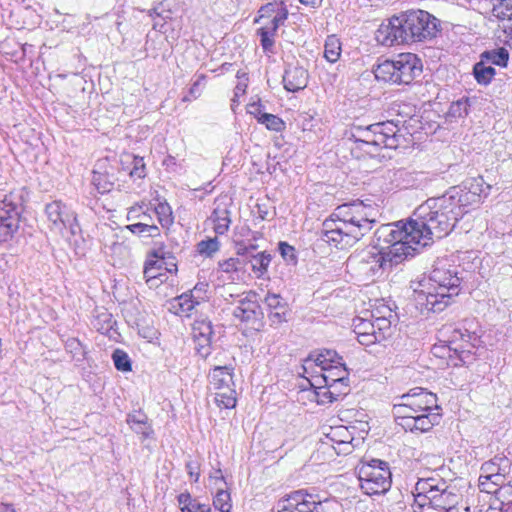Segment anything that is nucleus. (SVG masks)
I'll return each mask as SVG.
<instances>
[{"label": "nucleus", "mask_w": 512, "mask_h": 512, "mask_svg": "<svg viewBox=\"0 0 512 512\" xmlns=\"http://www.w3.org/2000/svg\"><path fill=\"white\" fill-rule=\"evenodd\" d=\"M45 214L51 229L57 232L69 229L72 235H76L80 231L75 212L60 200L46 204Z\"/></svg>", "instance_id": "obj_17"}, {"label": "nucleus", "mask_w": 512, "mask_h": 512, "mask_svg": "<svg viewBox=\"0 0 512 512\" xmlns=\"http://www.w3.org/2000/svg\"><path fill=\"white\" fill-rule=\"evenodd\" d=\"M178 503L181 506V512H187V508L192 509V506H196L200 502L197 499L192 498L189 493H181L178 496Z\"/></svg>", "instance_id": "obj_51"}, {"label": "nucleus", "mask_w": 512, "mask_h": 512, "mask_svg": "<svg viewBox=\"0 0 512 512\" xmlns=\"http://www.w3.org/2000/svg\"><path fill=\"white\" fill-rule=\"evenodd\" d=\"M149 256L152 257L153 260L162 261L165 258V245L161 242H155V247L149 253Z\"/></svg>", "instance_id": "obj_58"}, {"label": "nucleus", "mask_w": 512, "mask_h": 512, "mask_svg": "<svg viewBox=\"0 0 512 512\" xmlns=\"http://www.w3.org/2000/svg\"><path fill=\"white\" fill-rule=\"evenodd\" d=\"M322 374L316 380L317 383L322 381L324 384L335 381H349V371L344 362L340 364H334L328 369L322 370Z\"/></svg>", "instance_id": "obj_26"}, {"label": "nucleus", "mask_w": 512, "mask_h": 512, "mask_svg": "<svg viewBox=\"0 0 512 512\" xmlns=\"http://www.w3.org/2000/svg\"><path fill=\"white\" fill-rule=\"evenodd\" d=\"M411 226V218L406 222L398 221L381 225L374 234V247L385 251V255L397 264L413 257L419 253L421 247L416 244L417 239L412 234Z\"/></svg>", "instance_id": "obj_5"}, {"label": "nucleus", "mask_w": 512, "mask_h": 512, "mask_svg": "<svg viewBox=\"0 0 512 512\" xmlns=\"http://www.w3.org/2000/svg\"><path fill=\"white\" fill-rule=\"evenodd\" d=\"M187 512H211V507L209 504L199 503L196 506H192V509L187 508Z\"/></svg>", "instance_id": "obj_64"}, {"label": "nucleus", "mask_w": 512, "mask_h": 512, "mask_svg": "<svg viewBox=\"0 0 512 512\" xmlns=\"http://www.w3.org/2000/svg\"><path fill=\"white\" fill-rule=\"evenodd\" d=\"M214 337H194L196 351L204 359L210 355V346Z\"/></svg>", "instance_id": "obj_47"}, {"label": "nucleus", "mask_w": 512, "mask_h": 512, "mask_svg": "<svg viewBox=\"0 0 512 512\" xmlns=\"http://www.w3.org/2000/svg\"><path fill=\"white\" fill-rule=\"evenodd\" d=\"M433 479H420L416 483L415 490L417 491L418 496L425 495L430 500L436 501L438 494H436L439 490L432 483Z\"/></svg>", "instance_id": "obj_38"}, {"label": "nucleus", "mask_w": 512, "mask_h": 512, "mask_svg": "<svg viewBox=\"0 0 512 512\" xmlns=\"http://www.w3.org/2000/svg\"><path fill=\"white\" fill-rule=\"evenodd\" d=\"M125 229H127L132 234L137 235L139 237H147L146 222L133 223V224L127 225L125 227Z\"/></svg>", "instance_id": "obj_56"}, {"label": "nucleus", "mask_w": 512, "mask_h": 512, "mask_svg": "<svg viewBox=\"0 0 512 512\" xmlns=\"http://www.w3.org/2000/svg\"><path fill=\"white\" fill-rule=\"evenodd\" d=\"M348 265L366 279H374L375 277L381 276L385 270L398 264L387 257L385 251H380L376 247H373L372 249L364 250L350 256Z\"/></svg>", "instance_id": "obj_15"}, {"label": "nucleus", "mask_w": 512, "mask_h": 512, "mask_svg": "<svg viewBox=\"0 0 512 512\" xmlns=\"http://www.w3.org/2000/svg\"><path fill=\"white\" fill-rule=\"evenodd\" d=\"M205 80L204 75H200L198 79L192 84L189 89V95L183 98V101H191L192 99H197L201 94L200 85L201 82Z\"/></svg>", "instance_id": "obj_53"}, {"label": "nucleus", "mask_w": 512, "mask_h": 512, "mask_svg": "<svg viewBox=\"0 0 512 512\" xmlns=\"http://www.w3.org/2000/svg\"><path fill=\"white\" fill-rule=\"evenodd\" d=\"M360 488L367 495L385 494L392 484L389 464L380 459L362 460L356 466Z\"/></svg>", "instance_id": "obj_9"}, {"label": "nucleus", "mask_w": 512, "mask_h": 512, "mask_svg": "<svg viewBox=\"0 0 512 512\" xmlns=\"http://www.w3.org/2000/svg\"><path fill=\"white\" fill-rule=\"evenodd\" d=\"M423 71L421 59L414 53H401L387 59L374 69L377 80L398 85H409Z\"/></svg>", "instance_id": "obj_7"}, {"label": "nucleus", "mask_w": 512, "mask_h": 512, "mask_svg": "<svg viewBox=\"0 0 512 512\" xmlns=\"http://www.w3.org/2000/svg\"><path fill=\"white\" fill-rule=\"evenodd\" d=\"M402 16L408 44L432 40L440 32V21L427 11L410 10Z\"/></svg>", "instance_id": "obj_12"}, {"label": "nucleus", "mask_w": 512, "mask_h": 512, "mask_svg": "<svg viewBox=\"0 0 512 512\" xmlns=\"http://www.w3.org/2000/svg\"><path fill=\"white\" fill-rule=\"evenodd\" d=\"M163 262L159 260L148 259L144 265V277L147 283L152 282L159 276V270L162 268Z\"/></svg>", "instance_id": "obj_45"}, {"label": "nucleus", "mask_w": 512, "mask_h": 512, "mask_svg": "<svg viewBox=\"0 0 512 512\" xmlns=\"http://www.w3.org/2000/svg\"><path fill=\"white\" fill-rule=\"evenodd\" d=\"M349 381H335L329 382L325 384L329 388H331L332 392H329L330 395H334L336 400L341 399L343 396L347 395L349 392Z\"/></svg>", "instance_id": "obj_46"}, {"label": "nucleus", "mask_w": 512, "mask_h": 512, "mask_svg": "<svg viewBox=\"0 0 512 512\" xmlns=\"http://www.w3.org/2000/svg\"><path fill=\"white\" fill-rule=\"evenodd\" d=\"M146 231H147V237L150 238H157L161 235L160 228L154 224H149L146 222Z\"/></svg>", "instance_id": "obj_62"}, {"label": "nucleus", "mask_w": 512, "mask_h": 512, "mask_svg": "<svg viewBox=\"0 0 512 512\" xmlns=\"http://www.w3.org/2000/svg\"><path fill=\"white\" fill-rule=\"evenodd\" d=\"M207 287H208V284L207 283H198L194 286V288L188 292L189 294H194V295H200L203 297V299L205 298V294H206V291H207Z\"/></svg>", "instance_id": "obj_61"}, {"label": "nucleus", "mask_w": 512, "mask_h": 512, "mask_svg": "<svg viewBox=\"0 0 512 512\" xmlns=\"http://www.w3.org/2000/svg\"><path fill=\"white\" fill-rule=\"evenodd\" d=\"M213 505L215 509L220 512H230L232 504L229 492L226 490H219L214 497Z\"/></svg>", "instance_id": "obj_44"}, {"label": "nucleus", "mask_w": 512, "mask_h": 512, "mask_svg": "<svg viewBox=\"0 0 512 512\" xmlns=\"http://www.w3.org/2000/svg\"><path fill=\"white\" fill-rule=\"evenodd\" d=\"M353 332L358 342L363 346L382 343L393 334L391 320L386 316H374L371 318L356 317L353 319Z\"/></svg>", "instance_id": "obj_13"}, {"label": "nucleus", "mask_w": 512, "mask_h": 512, "mask_svg": "<svg viewBox=\"0 0 512 512\" xmlns=\"http://www.w3.org/2000/svg\"><path fill=\"white\" fill-rule=\"evenodd\" d=\"M341 55V42L335 35L327 37L324 45V57L330 63H335Z\"/></svg>", "instance_id": "obj_33"}, {"label": "nucleus", "mask_w": 512, "mask_h": 512, "mask_svg": "<svg viewBox=\"0 0 512 512\" xmlns=\"http://www.w3.org/2000/svg\"><path fill=\"white\" fill-rule=\"evenodd\" d=\"M255 248L256 247L254 245L245 248H238L237 254L244 257L246 264H250L251 269L257 274V277H262L267 272L272 257L265 251L250 256L249 250H254Z\"/></svg>", "instance_id": "obj_20"}, {"label": "nucleus", "mask_w": 512, "mask_h": 512, "mask_svg": "<svg viewBox=\"0 0 512 512\" xmlns=\"http://www.w3.org/2000/svg\"><path fill=\"white\" fill-rule=\"evenodd\" d=\"M220 250V242L217 237L201 240L196 245V251L204 257L211 258Z\"/></svg>", "instance_id": "obj_36"}, {"label": "nucleus", "mask_w": 512, "mask_h": 512, "mask_svg": "<svg viewBox=\"0 0 512 512\" xmlns=\"http://www.w3.org/2000/svg\"><path fill=\"white\" fill-rule=\"evenodd\" d=\"M259 123L265 125L268 130L275 132H281L286 127L285 122L280 117L270 113L261 115L259 118Z\"/></svg>", "instance_id": "obj_41"}, {"label": "nucleus", "mask_w": 512, "mask_h": 512, "mask_svg": "<svg viewBox=\"0 0 512 512\" xmlns=\"http://www.w3.org/2000/svg\"><path fill=\"white\" fill-rule=\"evenodd\" d=\"M212 322L208 319L195 320L193 324V337H214Z\"/></svg>", "instance_id": "obj_40"}, {"label": "nucleus", "mask_w": 512, "mask_h": 512, "mask_svg": "<svg viewBox=\"0 0 512 512\" xmlns=\"http://www.w3.org/2000/svg\"><path fill=\"white\" fill-rule=\"evenodd\" d=\"M232 315L236 320L254 330L258 331L263 327L264 313L256 299V293L253 291L247 292L237 301Z\"/></svg>", "instance_id": "obj_16"}, {"label": "nucleus", "mask_w": 512, "mask_h": 512, "mask_svg": "<svg viewBox=\"0 0 512 512\" xmlns=\"http://www.w3.org/2000/svg\"><path fill=\"white\" fill-rule=\"evenodd\" d=\"M92 181L95 187L97 188L98 192L104 194L106 192H109L113 188L115 178L107 174L94 172Z\"/></svg>", "instance_id": "obj_39"}, {"label": "nucleus", "mask_w": 512, "mask_h": 512, "mask_svg": "<svg viewBox=\"0 0 512 512\" xmlns=\"http://www.w3.org/2000/svg\"><path fill=\"white\" fill-rule=\"evenodd\" d=\"M258 13L259 16L254 22L261 24L256 31L260 36V45L264 52L272 53L277 30L288 18L287 7L282 2H271L262 6Z\"/></svg>", "instance_id": "obj_10"}, {"label": "nucleus", "mask_w": 512, "mask_h": 512, "mask_svg": "<svg viewBox=\"0 0 512 512\" xmlns=\"http://www.w3.org/2000/svg\"><path fill=\"white\" fill-rule=\"evenodd\" d=\"M437 396L423 388L411 389L393 404L392 413L398 425L405 431L424 433L441 419Z\"/></svg>", "instance_id": "obj_3"}, {"label": "nucleus", "mask_w": 512, "mask_h": 512, "mask_svg": "<svg viewBox=\"0 0 512 512\" xmlns=\"http://www.w3.org/2000/svg\"><path fill=\"white\" fill-rule=\"evenodd\" d=\"M233 371L231 365L214 364L208 374L210 387L215 390V403L220 408L232 409L236 405Z\"/></svg>", "instance_id": "obj_14"}, {"label": "nucleus", "mask_w": 512, "mask_h": 512, "mask_svg": "<svg viewBox=\"0 0 512 512\" xmlns=\"http://www.w3.org/2000/svg\"><path fill=\"white\" fill-rule=\"evenodd\" d=\"M249 113L253 115L258 122L261 115H266V112L263 111V106L260 102L251 103L249 105Z\"/></svg>", "instance_id": "obj_59"}, {"label": "nucleus", "mask_w": 512, "mask_h": 512, "mask_svg": "<svg viewBox=\"0 0 512 512\" xmlns=\"http://www.w3.org/2000/svg\"><path fill=\"white\" fill-rule=\"evenodd\" d=\"M427 291H416V303L421 312L439 313L446 309L460 291L461 278L457 268L447 260H438L429 275Z\"/></svg>", "instance_id": "obj_4"}, {"label": "nucleus", "mask_w": 512, "mask_h": 512, "mask_svg": "<svg viewBox=\"0 0 512 512\" xmlns=\"http://www.w3.org/2000/svg\"><path fill=\"white\" fill-rule=\"evenodd\" d=\"M20 224L11 218L8 221L0 218V244L12 241L18 233Z\"/></svg>", "instance_id": "obj_32"}, {"label": "nucleus", "mask_w": 512, "mask_h": 512, "mask_svg": "<svg viewBox=\"0 0 512 512\" xmlns=\"http://www.w3.org/2000/svg\"><path fill=\"white\" fill-rule=\"evenodd\" d=\"M140 218H150V216L146 212L142 211V206L135 205V206L129 208L128 213H127L128 221H133L135 219H140Z\"/></svg>", "instance_id": "obj_57"}, {"label": "nucleus", "mask_w": 512, "mask_h": 512, "mask_svg": "<svg viewBox=\"0 0 512 512\" xmlns=\"http://www.w3.org/2000/svg\"><path fill=\"white\" fill-rule=\"evenodd\" d=\"M284 88L289 92H297L306 88L308 72L301 66L289 65L283 75Z\"/></svg>", "instance_id": "obj_19"}, {"label": "nucleus", "mask_w": 512, "mask_h": 512, "mask_svg": "<svg viewBox=\"0 0 512 512\" xmlns=\"http://www.w3.org/2000/svg\"><path fill=\"white\" fill-rule=\"evenodd\" d=\"M447 199L443 195L429 198L414 211L411 230L421 249L449 235L460 220Z\"/></svg>", "instance_id": "obj_2"}, {"label": "nucleus", "mask_w": 512, "mask_h": 512, "mask_svg": "<svg viewBox=\"0 0 512 512\" xmlns=\"http://www.w3.org/2000/svg\"><path fill=\"white\" fill-rule=\"evenodd\" d=\"M264 302L269 308V311L281 310L287 307L283 298L279 294L275 293H267Z\"/></svg>", "instance_id": "obj_48"}, {"label": "nucleus", "mask_w": 512, "mask_h": 512, "mask_svg": "<svg viewBox=\"0 0 512 512\" xmlns=\"http://www.w3.org/2000/svg\"><path fill=\"white\" fill-rule=\"evenodd\" d=\"M230 212L225 207H216L211 215L214 223V231L218 235L225 234L230 226Z\"/></svg>", "instance_id": "obj_28"}, {"label": "nucleus", "mask_w": 512, "mask_h": 512, "mask_svg": "<svg viewBox=\"0 0 512 512\" xmlns=\"http://www.w3.org/2000/svg\"><path fill=\"white\" fill-rule=\"evenodd\" d=\"M505 461H506V459L503 457H495L493 460L485 462L482 465L481 470L484 472H487L488 475L480 476V483L482 485H484V482L482 481L483 478L485 480L500 479L502 477V475L500 473V470H501L500 463H498V462H505Z\"/></svg>", "instance_id": "obj_34"}, {"label": "nucleus", "mask_w": 512, "mask_h": 512, "mask_svg": "<svg viewBox=\"0 0 512 512\" xmlns=\"http://www.w3.org/2000/svg\"><path fill=\"white\" fill-rule=\"evenodd\" d=\"M343 362L342 356L336 351L325 349L317 354H311L306 360L305 364L314 363L316 366L321 368V371L332 367L334 364H340Z\"/></svg>", "instance_id": "obj_23"}, {"label": "nucleus", "mask_w": 512, "mask_h": 512, "mask_svg": "<svg viewBox=\"0 0 512 512\" xmlns=\"http://www.w3.org/2000/svg\"><path fill=\"white\" fill-rule=\"evenodd\" d=\"M126 421L130 425L131 429L135 433L141 434L144 439L151 437L153 430L148 424V417L145 413L141 411L130 413L128 414Z\"/></svg>", "instance_id": "obj_24"}, {"label": "nucleus", "mask_w": 512, "mask_h": 512, "mask_svg": "<svg viewBox=\"0 0 512 512\" xmlns=\"http://www.w3.org/2000/svg\"><path fill=\"white\" fill-rule=\"evenodd\" d=\"M112 360L117 370L122 372L131 371V360L125 351L121 349L114 350V352L112 353Z\"/></svg>", "instance_id": "obj_42"}, {"label": "nucleus", "mask_w": 512, "mask_h": 512, "mask_svg": "<svg viewBox=\"0 0 512 512\" xmlns=\"http://www.w3.org/2000/svg\"><path fill=\"white\" fill-rule=\"evenodd\" d=\"M154 211H155V214L157 215V219H158L160 225L163 228L169 229V227L174 222V217H173L172 209H171L170 205L166 201L159 202L155 206Z\"/></svg>", "instance_id": "obj_35"}, {"label": "nucleus", "mask_w": 512, "mask_h": 512, "mask_svg": "<svg viewBox=\"0 0 512 512\" xmlns=\"http://www.w3.org/2000/svg\"><path fill=\"white\" fill-rule=\"evenodd\" d=\"M326 444L335 445L345 442L347 439H353V436L345 426L330 427V431L326 434Z\"/></svg>", "instance_id": "obj_37"}, {"label": "nucleus", "mask_w": 512, "mask_h": 512, "mask_svg": "<svg viewBox=\"0 0 512 512\" xmlns=\"http://www.w3.org/2000/svg\"><path fill=\"white\" fill-rule=\"evenodd\" d=\"M113 316L107 310H97L92 320L93 327L102 334H107L114 325Z\"/></svg>", "instance_id": "obj_30"}, {"label": "nucleus", "mask_w": 512, "mask_h": 512, "mask_svg": "<svg viewBox=\"0 0 512 512\" xmlns=\"http://www.w3.org/2000/svg\"><path fill=\"white\" fill-rule=\"evenodd\" d=\"M328 392H332L331 388H329L325 384L324 386L318 387V391L316 392V394L319 398L318 402L320 404L333 403L337 401L334 395H330V393Z\"/></svg>", "instance_id": "obj_52"}, {"label": "nucleus", "mask_w": 512, "mask_h": 512, "mask_svg": "<svg viewBox=\"0 0 512 512\" xmlns=\"http://www.w3.org/2000/svg\"><path fill=\"white\" fill-rule=\"evenodd\" d=\"M202 300V296L189 294L187 292L175 297L172 307L175 310V314L188 317L195 306L199 305Z\"/></svg>", "instance_id": "obj_22"}, {"label": "nucleus", "mask_w": 512, "mask_h": 512, "mask_svg": "<svg viewBox=\"0 0 512 512\" xmlns=\"http://www.w3.org/2000/svg\"><path fill=\"white\" fill-rule=\"evenodd\" d=\"M246 260L244 257H231L218 262V271L228 274V279H238V273L245 271Z\"/></svg>", "instance_id": "obj_25"}, {"label": "nucleus", "mask_w": 512, "mask_h": 512, "mask_svg": "<svg viewBox=\"0 0 512 512\" xmlns=\"http://www.w3.org/2000/svg\"><path fill=\"white\" fill-rule=\"evenodd\" d=\"M352 441L353 439H347L345 442H340L335 445H332V447L338 455H348L352 453L354 449Z\"/></svg>", "instance_id": "obj_54"}, {"label": "nucleus", "mask_w": 512, "mask_h": 512, "mask_svg": "<svg viewBox=\"0 0 512 512\" xmlns=\"http://www.w3.org/2000/svg\"><path fill=\"white\" fill-rule=\"evenodd\" d=\"M496 71L493 66L486 64L481 59L473 66V75L480 85H488L493 80Z\"/></svg>", "instance_id": "obj_29"}, {"label": "nucleus", "mask_w": 512, "mask_h": 512, "mask_svg": "<svg viewBox=\"0 0 512 512\" xmlns=\"http://www.w3.org/2000/svg\"><path fill=\"white\" fill-rule=\"evenodd\" d=\"M480 59L491 66L506 67L509 60V52L504 47L486 50L480 54Z\"/></svg>", "instance_id": "obj_27"}, {"label": "nucleus", "mask_w": 512, "mask_h": 512, "mask_svg": "<svg viewBox=\"0 0 512 512\" xmlns=\"http://www.w3.org/2000/svg\"><path fill=\"white\" fill-rule=\"evenodd\" d=\"M491 186L487 184L482 176L466 179L461 185L451 187L445 194L444 198L450 202L453 210L459 214L461 219L469 209L478 205L483 197L490 192Z\"/></svg>", "instance_id": "obj_8"}, {"label": "nucleus", "mask_w": 512, "mask_h": 512, "mask_svg": "<svg viewBox=\"0 0 512 512\" xmlns=\"http://www.w3.org/2000/svg\"><path fill=\"white\" fill-rule=\"evenodd\" d=\"M257 214L262 220L268 219L270 212L267 208V205L265 203H257Z\"/></svg>", "instance_id": "obj_63"}, {"label": "nucleus", "mask_w": 512, "mask_h": 512, "mask_svg": "<svg viewBox=\"0 0 512 512\" xmlns=\"http://www.w3.org/2000/svg\"><path fill=\"white\" fill-rule=\"evenodd\" d=\"M247 78L244 81L240 80L234 89V98L232 99L233 103H236V98L245 94L247 89Z\"/></svg>", "instance_id": "obj_60"}, {"label": "nucleus", "mask_w": 512, "mask_h": 512, "mask_svg": "<svg viewBox=\"0 0 512 512\" xmlns=\"http://www.w3.org/2000/svg\"><path fill=\"white\" fill-rule=\"evenodd\" d=\"M493 7L494 15L501 19L507 20L508 24L505 26L512 34V0H495Z\"/></svg>", "instance_id": "obj_31"}, {"label": "nucleus", "mask_w": 512, "mask_h": 512, "mask_svg": "<svg viewBox=\"0 0 512 512\" xmlns=\"http://www.w3.org/2000/svg\"><path fill=\"white\" fill-rule=\"evenodd\" d=\"M377 212L362 201L339 205L322 223L320 238L335 248H349L371 231Z\"/></svg>", "instance_id": "obj_1"}, {"label": "nucleus", "mask_w": 512, "mask_h": 512, "mask_svg": "<svg viewBox=\"0 0 512 512\" xmlns=\"http://www.w3.org/2000/svg\"><path fill=\"white\" fill-rule=\"evenodd\" d=\"M402 14L392 17L387 23H382L375 32L376 41L387 47L406 43L407 34L404 31V22Z\"/></svg>", "instance_id": "obj_18"}, {"label": "nucleus", "mask_w": 512, "mask_h": 512, "mask_svg": "<svg viewBox=\"0 0 512 512\" xmlns=\"http://www.w3.org/2000/svg\"><path fill=\"white\" fill-rule=\"evenodd\" d=\"M268 319L271 326H278L287 321V307L281 310L269 311Z\"/></svg>", "instance_id": "obj_50"}, {"label": "nucleus", "mask_w": 512, "mask_h": 512, "mask_svg": "<svg viewBox=\"0 0 512 512\" xmlns=\"http://www.w3.org/2000/svg\"><path fill=\"white\" fill-rule=\"evenodd\" d=\"M133 168L130 171V176L135 178H144L145 177V163L143 158L141 157H133Z\"/></svg>", "instance_id": "obj_49"}, {"label": "nucleus", "mask_w": 512, "mask_h": 512, "mask_svg": "<svg viewBox=\"0 0 512 512\" xmlns=\"http://www.w3.org/2000/svg\"><path fill=\"white\" fill-rule=\"evenodd\" d=\"M454 354H455V356L457 357V359L459 361V362H454L453 363L454 366H459V365H462V364H466L469 361V359L472 357L471 351L470 350H466L463 347H461L460 349L459 348H455L454 349Z\"/></svg>", "instance_id": "obj_55"}, {"label": "nucleus", "mask_w": 512, "mask_h": 512, "mask_svg": "<svg viewBox=\"0 0 512 512\" xmlns=\"http://www.w3.org/2000/svg\"><path fill=\"white\" fill-rule=\"evenodd\" d=\"M288 512H343V507L334 498L321 500L318 494L309 493L305 489L291 492L277 502Z\"/></svg>", "instance_id": "obj_11"}, {"label": "nucleus", "mask_w": 512, "mask_h": 512, "mask_svg": "<svg viewBox=\"0 0 512 512\" xmlns=\"http://www.w3.org/2000/svg\"><path fill=\"white\" fill-rule=\"evenodd\" d=\"M278 250L287 265L296 266L298 257L296 249L293 246L289 245L287 242H280L278 245Z\"/></svg>", "instance_id": "obj_43"}, {"label": "nucleus", "mask_w": 512, "mask_h": 512, "mask_svg": "<svg viewBox=\"0 0 512 512\" xmlns=\"http://www.w3.org/2000/svg\"><path fill=\"white\" fill-rule=\"evenodd\" d=\"M22 210V196L18 193L10 192L0 201V218L5 221L13 218L20 224Z\"/></svg>", "instance_id": "obj_21"}, {"label": "nucleus", "mask_w": 512, "mask_h": 512, "mask_svg": "<svg viewBox=\"0 0 512 512\" xmlns=\"http://www.w3.org/2000/svg\"><path fill=\"white\" fill-rule=\"evenodd\" d=\"M350 138L354 140L355 148L374 157L383 148L396 149L403 135L394 121H385L367 126L353 125Z\"/></svg>", "instance_id": "obj_6"}]
</instances>
